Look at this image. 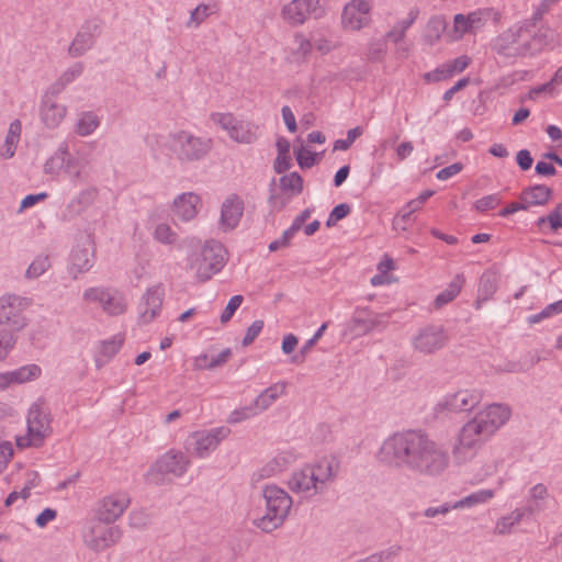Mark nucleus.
I'll use <instances>...</instances> for the list:
<instances>
[{
    "mask_svg": "<svg viewBox=\"0 0 562 562\" xmlns=\"http://www.w3.org/2000/svg\"><path fill=\"white\" fill-rule=\"evenodd\" d=\"M378 458L389 467L424 477L440 476L450 463L447 449L419 429L397 431L387 437Z\"/></svg>",
    "mask_w": 562,
    "mask_h": 562,
    "instance_id": "f257e3e1",
    "label": "nucleus"
},
{
    "mask_svg": "<svg viewBox=\"0 0 562 562\" xmlns=\"http://www.w3.org/2000/svg\"><path fill=\"white\" fill-rule=\"evenodd\" d=\"M530 22H521L502 32L492 43V49L505 57H522L533 55L541 50L543 41L540 35L533 34L531 38H521L529 34Z\"/></svg>",
    "mask_w": 562,
    "mask_h": 562,
    "instance_id": "f03ea898",
    "label": "nucleus"
},
{
    "mask_svg": "<svg viewBox=\"0 0 562 562\" xmlns=\"http://www.w3.org/2000/svg\"><path fill=\"white\" fill-rule=\"evenodd\" d=\"M267 513L254 521L263 532H272L282 526L292 506V498L277 485H267L262 490Z\"/></svg>",
    "mask_w": 562,
    "mask_h": 562,
    "instance_id": "7ed1b4c3",
    "label": "nucleus"
},
{
    "mask_svg": "<svg viewBox=\"0 0 562 562\" xmlns=\"http://www.w3.org/2000/svg\"><path fill=\"white\" fill-rule=\"evenodd\" d=\"M226 249L217 240L206 241L203 248L190 258V268L196 278L205 282L218 273L226 263Z\"/></svg>",
    "mask_w": 562,
    "mask_h": 562,
    "instance_id": "20e7f679",
    "label": "nucleus"
},
{
    "mask_svg": "<svg viewBox=\"0 0 562 562\" xmlns=\"http://www.w3.org/2000/svg\"><path fill=\"white\" fill-rule=\"evenodd\" d=\"M26 422L27 434L16 439V446L19 448L41 447L45 438L53 432L50 414L42 402L32 404Z\"/></svg>",
    "mask_w": 562,
    "mask_h": 562,
    "instance_id": "39448f33",
    "label": "nucleus"
},
{
    "mask_svg": "<svg viewBox=\"0 0 562 562\" xmlns=\"http://www.w3.org/2000/svg\"><path fill=\"white\" fill-rule=\"evenodd\" d=\"M212 145L211 138L199 137L187 131L170 135V149L181 162L202 160L210 153Z\"/></svg>",
    "mask_w": 562,
    "mask_h": 562,
    "instance_id": "423d86ee",
    "label": "nucleus"
},
{
    "mask_svg": "<svg viewBox=\"0 0 562 562\" xmlns=\"http://www.w3.org/2000/svg\"><path fill=\"white\" fill-rule=\"evenodd\" d=\"M32 305L30 297L18 294H4L0 296V326H5L9 330L21 331L29 319L24 312Z\"/></svg>",
    "mask_w": 562,
    "mask_h": 562,
    "instance_id": "0eeeda50",
    "label": "nucleus"
},
{
    "mask_svg": "<svg viewBox=\"0 0 562 562\" xmlns=\"http://www.w3.org/2000/svg\"><path fill=\"white\" fill-rule=\"evenodd\" d=\"M448 340V333L442 325L428 324L418 330L413 337L412 344L416 351L432 355L442 349Z\"/></svg>",
    "mask_w": 562,
    "mask_h": 562,
    "instance_id": "6e6552de",
    "label": "nucleus"
},
{
    "mask_svg": "<svg viewBox=\"0 0 562 562\" xmlns=\"http://www.w3.org/2000/svg\"><path fill=\"white\" fill-rule=\"evenodd\" d=\"M86 302H98L103 311L112 316L121 315L126 310V301L121 292L111 288L92 286L82 293Z\"/></svg>",
    "mask_w": 562,
    "mask_h": 562,
    "instance_id": "1a4fd4ad",
    "label": "nucleus"
},
{
    "mask_svg": "<svg viewBox=\"0 0 562 562\" xmlns=\"http://www.w3.org/2000/svg\"><path fill=\"white\" fill-rule=\"evenodd\" d=\"M102 27L103 23L98 18L86 20L68 47L69 56L77 58L90 50L94 46L95 40L101 35Z\"/></svg>",
    "mask_w": 562,
    "mask_h": 562,
    "instance_id": "9d476101",
    "label": "nucleus"
},
{
    "mask_svg": "<svg viewBox=\"0 0 562 562\" xmlns=\"http://www.w3.org/2000/svg\"><path fill=\"white\" fill-rule=\"evenodd\" d=\"M211 117L237 143L252 144L257 139L254 125L238 121L232 113H213Z\"/></svg>",
    "mask_w": 562,
    "mask_h": 562,
    "instance_id": "9b49d317",
    "label": "nucleus"
},
{
    "mask_svg": "<svg viewBox=\"0 0 562 562\" xmlns=\"http://www.w3.org/2000/svg\"><path fill=\"white\" fill-rule=\"evenodd\" d=\"M319 2L321 0H292L283 5L281 15L289 24L301 25L308 16L321 18L324 14Z\"/></svg>",
    "mask_w": 562,
    "mask_h": 562,
    "instance_id": "f8f14e48",
    "label": "nucleus"
},
{
    "mask_svg": "<svg viewBox=\"0 0 562 562\" xmlns=\"http://www.w3.org/2000/svg\"><path fill=\"white\" fill-rule=\"evenodd\" d=\"M227 427H216L210 430L195 431L191 435L189 446L192 447L193 453L199 458L207 457L220 442L229 435Z\"/></svg>",
    "mask_w": 562,
    "mask_h": 562,
    "instance_id": "ddd939ff",
    "label": "nucleus"
},
{
    "mask_svg": "<svg viewBox=\"0 0 562 562\" xmlns=\"http://www.w3.org/2000/svg\"><path fill=\"white\" fill-rule=\"evenodd\" d=\"M121 537L122 530L117 526H103L97 522L85 535V543L94 552H101L117 543Z\"/></svg>",
    "mask_w": 562,
    "mask_h": 562,
    "instance_id": "4468645a",
    "label": "nucleus"
},
{
    "mask_svg": "<svg viewBox=\"0 0 562 562\" xmlns=\"http://www.w3.org/2000/svg\"><path fill=\"white\" fill-rule=\"evenodd\" d=\"M481 400V393L475 390H460L439 402L436 405V411L440 413L470 412L480 404Z\"/></svg>",
    "mask_w": 562,
    "mask_h": 562,
    "instance_id": "2eb2a0df",
    "label": "nucleus"
},
{
    "mask_svg": "<svg viewBox=\"0 0 562 562\" xmlns=\"http://www.w3.org/2000/svg\"><path fill=\"white\" fill-rule=\"evenodd\" d=\"M94 247L92 240L88 237L86 244L77 245L69 255L68 272L74 280L79 274L88 272L94 265Z\"/></svg>",
    "mask_w": 562,
    "mask_h": 562,
    "instance_id": "dca6fc26",
    "label": "nucleus"
},
{
    "mask_svg": "<svg viewBox=\"0 0 562 562\" xmlns=\"http://www.w3.org/2000/svg\"><path fill=\"white\" fill-rule=\"evenodd\" d=\"M371 5L366 0H351L344 8L341 22L345 29L358 31L370 22Z\"/></svg>",
    "mask_w": 562,
    "mask_h": 562,
    "instance_id": "f3484780",
    "label": "nucleus"
},
{
    "mask_svg": "<svg viewBox=\"0 0 562 562\" xmlns=\"http://www.w3.org/2000/svg\"><path fill=\"white\" fill-rule=\"evenodd\" d=\"M131 503L130 496L124 492L105 496L99 506L98 517L100 521L112 524L119 519Z\"/></svg>",
    "mask_w": 562,
    "mask_h": 562,
    "instance_id": "a211bd4d",
    "label": "nucleus"
},
{
    "mask_svg": "<svg viewBox=\"0 0 562 562\" xmlns=\"http://www.w3.org/2000/svg\"><path fill=\"white\" fill-rule=\"evenodd\" d=\"M467 424L461 428L458 441L453 446L452 453L457 462H465L472 459L479 448L484 443Z\"/></svg>",
    "mask_w": 562,
    "mask_h": 562,
    "instance_id": "6ab92c4d",
    "label": "nucleus"
},
{
    "mask_svg": "<svg viewBox=\"0 0 562 562\" xmlns=\"http://www.w3.org/2000/svg\"><path fill=\"white\" fill-rule=\"evenodd\" d=\"M189 464L190 460L182 452L170 450L155 462L151 471L179 477L186 473Z\"/></svg>",
    "mask_w": 562,
    "mask_h": 562,
    "instance_id": "aec40b11",
    "label": "nucleus"
},
{
    "mask_svg": "<svg viewBox=\"0 0 562 562\" xmlns=\"http://www.w3.org/2000/svg\"><path fill=\"white\" fill-rule=\"evenodd\" d=\"M164 289L160 285L149 288L139 303V321L150 323L159 313L164 302Z\"/></svg>",
    "mask_w": 562,
    "mask_h": 562,
    "instance_id": "412c9836",
    "label": "nucleus"
},
{
    "mask_svg": "<svg viewBox=\"0 0 562 562\" xmlns=\"http://www.w3.org/2000/svg\"><path fill=\"white\" fill-rule=\"evenodd\" d=\"M244 214V201L243 199L233 193L229 194L221 207V218L220 224L224 231L234 229L240 222V218Z\"/></svg>",
    "mask_w": 562,
    "mask_h": 562,
    "instance_id": "4be33fe9",
    "label": "nucleus"
},
{
    "mask_svg": "<svg viewBox=\"0 0 562 562\" xmlns=\"http://www.w3.org/2000/svg\"><path fill=\"white\" fill-rule=\"evenodd\" d=\"M315 472L310 465H305L299 471H295L290 477L288 484L292 492L307 493L313 491L314 494L322 493V487L315 481Z\"/></svg>",
    "mask_w": 562,
    "mask_h": 562,
    "instance_id": "5701e85b",
    "label": "nucleus"
},
{
    "mask_svg": "<svg viewBox=\"0 0 562 562\" xmlns=\"http://www.w3.org/2000/svg\"><path fill=\"white\" fill-rule=\"evenodd\" d=\"M98 196V189L89 187L81 190L74 196L66 206L65 217L74 218L81 215L88 207H90Z\"/></svg>",
    "mask_w": 562,
    "mask_h": 562,
    "instance_id": "b1692460",
    "label": "nucleus"
},
{
    "mask_svg": "<svg viewBox=\"0 0 562 562\" xmlns=\"http://www.w3.org/2000/svg\"><path fill=\"white\" fill-rule=\"evenodd\" d=\"M67 114V106L57 103V101H50L48 99H42L40 106V116L44 125L48 128H56L63 122Z\"/></svg>",
    "mask_w": 562,
    "mask_h": 562,
    "instance_id": "393cba45",
    "label": "nucleus"
},
{
    "mask_svg": "<svg viewBox=\"0 0 562 562\" xmlns=\"http://www.w3.org/2000/svg\"><path fill=\"white\" fill-rule=\"evenodd\" d=\"M541 506H526L524 508H517L509 515L501 517L495 526L494 532L498 535H507L512 532V529L518 525L525 516L532 515L533 513L540 512Z\"/></svg>",
    "mask_w": 562,
    "mask_h": 562,
    "instance_id": "a878e982",
    "label": "nucleus"
},
{
    "mask_svg": "<svg viewBox=\"0 0 562 562\" xmlns=\"http://www.w3.org/2000/svg\"><path fill=\"white\" fill-rule=\"evenodd\" d=\"M479 418L486 422V425L495 432L502 427L510 417V409L503 404H491L484 411H480Z\"/></svg>",
    "mask_w": 562,
    "mask_h": 562,
    "instance_id": "bb28decb",
    "label": "nucleus"
},
{
    "mask_svg": "<svg viewBox=\"0 0 562 562\" xmlns=\"http://www.w3.org/2000/svg\"><path fill=\"white\" fill-rule=\"evenodd\" d=\"M200 201V196L193 192L180 194L173 201L175 214L182 221L192 220L198 213L196 206Z\"/></svg>",
    "mask_w": 562,
    "mask_h": 562,
    "instance_id": "cd10ccee",
    "label": "nucleus"
},
{
    "mask_svg": "<svg viewBox=\"0 0 562 562\" xmlns=\"http://www.w3.org/2000/svg\"><path fill=\"white\" fill-rule=\"evenodd\" d=\"M552 195L553 191L551 188L544 184H535L525 188L519 199L526 202L529 207L530 205H546L552 199Z\"/></svg>",
    "mask_w": 562,
    "mask_h": 562,
    "instance_id": "c85d7f7f",
    "label": "nucleus"
},
{
    "mask_svg": "<svg viewBox=\"0 0 562 562\" xmlns=\"http://www.w3.org/2000/svg\"><path fill=\"white\" fill-rule=\"evenodd\" d=\"M382 321L379 316L371 317L368 310L356 313L350 323L349 329L356 335H366L379 327Z\"/></svg>",
    "mask_w": 562,
    "mask_h": 562,
    "instance_id": "c756f323",
    "label": "nucleus"
},
{
    "mask_svg": "<svg viewBox=\"0 0 562 562\" xmlns=\"http://www.w3.org/2000/svg\"><path fill=\"white\" fill-rule=\"evenodd\" d=\"M86 165L87 164L85 161L68 153L64 173L68 177L72 186L78 187L79 184L88 181L89 173L86 170Z\"/></svg>",
    "mask_w": 562,
    "mask_h": 562,
    "instance_id": "7c9ffc66",
    "label": "nucleus"
},
{
    "mask_svg": "<svg viewBox=\"0 0 562 562\" xmlns=\"http://www.w3.org/2000/svg\"><path fill=\"white\" fill-rule=\"evenodd\" d=\"M471 63L470 57L467 55L459 56L453 60L443 64L438 67L432 74H427V78L434 76L435 80H445L453 76L456 72L463 71Z\"/></svg>",
    "mask_w": 562,
    "mask_h": 562,
    "instance_id": "2f4dec72",
    "label": "nucleus"
},
{
    "mask_svg": "<svg viewBox=\"0 0 562 562\" xmlns=\"http://www.w3.org/2000/svg\"><path fill=\"white\" fill-rule=\"evenodd\" d=\"M286 384L276 383L263 390L254 401V407L259 412L268 409L285 391Z\"/></svg>",
    "mask_w": 562,
    "mask_h": 562,
    "instance_id": "473e14b6",
    "label": "nucleus"
},
{
    "mask_svg": "<svg viewBox=\"0 0 562 562\" xmlns=\"http://www.w3.org/2000/svg\"><path fill=\"white\" fill-rule=\"evenodd\" d=\"M315 472V481L324 490V485L336 476L338 464L334 459H322L316 464L310 465Z\"/></svg>",
    "mask_w": 562,
    "mask_h": 562,
    "instance_id": "72a5a7b5",
    "label": "nucleus"
},
{
    "mask_svg": "<svg viewBox=\"0 0 562 562\" xmlns=\"http://www.w3.org/2000/svg\"><path fill=\"white\" fill-rule=\"evenodd\" d=\"M447 27V22L442 15H434L427 22L423 40L427 45H435L441 37V34Z\"/></svg>",
    "mask_w": 562,
    "mask_h": 562,
    "instance_id": "f704fd0d",
    "label": "nucleus"
},
{
    "mask_svg": "<svg viewBox=\"0 0 562 562\" xmlns=\"http://www.w3.org/2000/svg\"><path fill=\"white\" fill-rule=\"evenodd\" d=\"M497 290V279L494 273H483L479 284V295L475 301L476 308H481L483 302L490 300Z\"/></svg>",
    "mask_w": 562,
    "mask_h": 562,
    "instance_id": "c9c22d12",
    "label": "nucleus"
},
{
    "mask_svg": "<svg viewBox=\"0 0 562 562\" xmlns=\"http://www.w3.org/2000/svg\"><path fill=\"white\" fill-rule=\"evenodd\" d=\"M464 283V277L462 274H457L452 281L448 284L447 289L440 292L435 299V307L440 308L449 302L453 301L456 296L460 293L461 288Z\"/></svg>",
    "mask_w": 562,
    "mask_h": 562,
    "instance_id": "e433bc0d",
    "label": "nucleus"
},
{
    "mask_svg": "<svg viewBox=\"0 0 562 562\" xmlns=\"http://www.w3.org/2000/svg\"><path fill=\"white\" fill-rule=\"evenodd\" d=\"M123 337L116 335L109 340H104L101 346L100 355L95 357L98 368L104 366L113 356H115L123 345Z\"/></svg>",
    "mask_w": 562,
    "mask_h": 562,
    "instance_id": "4c0bfd02",
    "label": "nucleus"
},
{
    "mask_svg": "<svg viewBox=\"0 0 562 562\" xmlns=\"http://www.w3.org/2000/svg\"><path fill=\"white\" fill-rule=\"evenodd\" d=\"M100 125L99 116L92 111L82 112L75 126V132L80 136L91 135Z\"/></svg>",
    "mask_w": 562,
    "mask_h": 562,
    "instance_id": "58836bf2",
    "label": "nucleus"
},
{
    "mask_svg": "<svg viewBox=\"0 0 562 562\" xmlns=\"http://www.w3.org/2000/svg\"><path fill=\"white\" fill-rule=\"evenodd\" d=\"M68 153L66 145L59 146L54 155L44 164V172L46 175H57L59 171L64 172Z\"/></svg>",
    "mask_w": 562,
    "mask_h": 562,
    "instance_id": "ea45409f",
    "label": "nucleus"
},
{
    "mask_svg": "<svg viewBox=\"0 0 562 562\" xmlns=\"http://www.w3.org/2000/svg\"><path fill=\"white\" fill-rule=\"evenodd\" d=\"M493 490H480L476 491L460 501L456 502L452 505L453 509L463 508V507H472L479 504H484L494 497Z\"/></svg>",
    "mask_w": 562,
    "mask_h": 562,
    "instance_id": "a19ab883",
    "label": "nucleus"
},
{
    "mask_svg": "<svg viewBox=\"0 0 562 562\" xmlns=\"http://www.w3.org/2000/svg\"><path fill=\"white\" fill-rule=\"evenodd\" d=\"M216 10L215 4L200 3L191 11L190 19L187 23L188 27L200 26Z\"/></svg>",
    "mask_w": 562,
    "mask_h": 562,
    "instance_id": "79ce46f5",
    "label": "nucleus"
},
{
    "mask_svg": "<svg viewBox=\"0 0 562 562\" xmlns=\"http://www.w3.org/2000/svg\"><path fill=\"white\" fill-rule=\"evenodd\" d=\"M280 187L283 191L297 195L303 191V178L296 171L284 175L280 178Z\"/></svg>",
    "mask_w": 562,
    "mask_h": 562,
    "instance_id": "37998d69",
    "label": "nucleus"
},
{
    "mask_svg": "<svg viewBox=\"0 0 562 562\" xmlns=\"http://www.w3.org/2000/svg\"><path fill=\"white\" fill-rule=\"evenodd\" d=\"M50 268V260L47 255L37 256L25 271L27 279H37Z\"/></svg>",
    "mask_w": 562,
    "mask_h": 562,
    "instance_id": "c03bdc74",
    "label": "nucleus"
},
{
    "mask_svg": "<svg viewBox=\"0 0 562 562\" xmlns=\"http://www.w3.org/2000/svg\"><path fill=\"white\" fill-rule=\"evenodd\" d=\"M42 369L37 364H26L12 371L14 383H25L37 379Z\"/></svg>",
    "mask_w": 562,
    "mask_h": 562,
    "instance_id": "a18cd8bd",
    "label": "nucleus"
},
{
    "mask_svg": "<svg viewBox=\"0 0 562 562\" xmlns=\"http://www.w3.org/2000/svg\"><path fill=\"white\" fill-rule=\"evenodd\" d=\"M15 331L0 329V359L4 360L16 344Z\"/></svg>",
    "mask_w": 562,
    "mask_h": 562,
    "instance_id": "49530a36",
    "label": "nucleus"
},
{
    "mask_svg": "<svg viewBox=\"0 0 562 562\" xmlns=\"http://www.w3.org/2000/svg\"><path fill=\"white\" fill-rule=\"evenodd\" d=\"M467 426L471 427V431H473L480 439H482L483 442H485L494 434L488 425H486V422L482 418H479L477 415L469 420Z\"/></svg>",
    "mask_w": 562,
    "mask_h": 562,
    "instance_id": "de8ad7c7",
    "label": "nucleus"
},
{
    "mask_svg": "<svg viewBox=\"0 0 562 562\" xmlns=\"http://www.w3.org/2000/svg\"><path fill=\"white\" fill-rule=\"evenodd\" d=\"M402 551V546L393 544L385 550L379 551L369 555L371 558V562H392L396 557L400 555Z\"/></svg>",
    "mask_w": 562,
    "mask_h": 562,
    "instance_id": "09e8293b",
    "label": "nucleus"
},
{
    "mask_svg": "<svg viewBox=\"0 0 562 562\" xmlns=\"http://www.w3.org/2000/svg\"><path fill=\"white\" fill-rule=\"evenodd\" d=\"M351 211V207L347 203H340L336 205L331 212L329 213V216L326 221L327 227H333L337 224L338 221L345 218L347 215H349Z\"/></svg>",
    "mask_w": 562,
    "mask_h": 562,
    "instance_id": "8fccbe9b",
    "label": "nucleus"
},
{
    "mask_svg": "<svg viewBox=\"0 0 562 562\" xmlns=\"http://www.w3.org/2000/svg\"><path fill=\"white\" fill-rule=\"evenodd\" d=\"M85 65L81 61L75 63L72 66L67 68L58 79L66 86L75 81L78 77H80L83 72Z\"/></svg>",
    "mask_w": 562,
    "mask_h": 562,
    "instance_id": "3c124183",
    "label": "nucleus"
},
{
    "mask_svg": "<svg viewBox=\"0 0 562 562\" xmlns=\"http://www.w3.org/2000/svg\"><path fill=\"white\" fill-rule=\"evenodd\" d=\"M295 158L302 169H308L316 165L315 153L307 150L304 146L295 150Z\"/></svg>",
    "mask_w": 562,
    "mask_h": 562,
    "instance_id": "603ef678",
    "label": "nucleus"
},
{
    "mask_svg": "<svg viewBox=\"0 0 562 562\" xmlns=\"http://www.w3.org/2000/svg\"><path fill=\"white\" fill-rule=\"evenodd\" d=\"M559 313H562V300L551 303L548 306H546L540 313L531 315L529 317V322L531 324H536L546 317H549L553 314H559Z\"/></svg>",
    "mask_w": 562,
    "mask_h": 562,
    "instance_id": "864d4df0",
    "label": "nucleus"
},
{
    "mask_svg": "<svg viewBox=\"0 0 562 562\" xmlns=\"http://www.w3.org/2000/svg\"><path fill=\"white\" fill-rule=\"evenodd\" d=\"M244 301V297L243 295H234L229 299L227 305L225 306L222 315H221V322L223 324L227 323L228 321H231V318L233 317V315L235 314V312L239 308V306L241 305Z\"/></svg>",
    "mask_w": 562,
    "mask_h": 562,
    "instance_id": "5fc2aeb1",
    "label": "nucleus"
},
{
    "mask_svg": "<svg viewBox=\"0 0 562 562\" xmlns=\"http://www.w3.org/2000/svg\"><path fill=\"white\" fill-rule=\"evenodd\" d=\"M155 238L162 244H172L177 239V234L167 224H159L155 229Z\"/></svg>",
    "mask_w": 562,
    "mask_h": 562,
    "instance_id": "6e6d98bb",
    "label": "nucleus"
},
{
    "mask_svg": "<svg viewBox=\"0 0 562 562\" xmlns=\"http://www.w3.org/2000/svg\"><path fill=\"white\" fill-rule=\"evenodd\" d=\"M501 203L497 194H488L475 201L474 207L479 212H485L495 209Z\"/></svg>",
    "mask_w": 562,
    "mask_h": 562,
    "instance_id": "4d7b16f0",
    "label": "nucleus"
},
{
    "mask_svg": "<svg viewBox=\"0 0 562 562\" xmlns=\"http://www.w3.org/2000/svg\"><path fill=\"white\" fill-rule=\"evenodd\" d=\"M255 415H257V411L255 409L254 405L248 406V407H243V408L235 409L234 412H232L227 422L231 424H237V423H240V422H243L251 416H255Z\"/></svg>",
    "mask_w": 562,
    "mask_h": 562,
    "instance_id": "13d9d810",
    "label": "nucleus"
},
{
    "mask_svg": "<svg viewBox=\"0 0 562 562\" xmlns=\"http://www.w3.org/2000/svg\"><path fill=\"white\" fill-rule=\"evenodd\" d=\"M547 495H548V491L543 484L539 483V484L535 485L530 490V497L532 499V503L529 506L536 507L538 505V506H541L542 507L541 510H543L544 505L542 504V502L546 499Z\"/></svg>",
    "mask_w": 562,
    "mask_h": 562,
    "instance_id": "bf43d9fd",
    "label": "nucleus"
},
{
    "mask_svg": "<svg viewBox=\"0 0 562 562\" xmlns=\"http://www.w3.org/2000/svg\"><path fill=\"white\" fill-rule=\"evenodd\" d=\"M263 328V321L257 319L251 323V325L247 328L246 335L243 338V346H249L254 342V340L259 336Z\"/></svg>",
    "mask_w": 562,
    "mask_h": 562,
    "instance_id": "052dcab7",
    "label": "nucleus"
},
{
    "mask_svg": "<svg viewBox=\"0 0 562 562\" xmlns=\"http://www.w3.org/2000/svg\"><path fill=\"white\" fill-rule=\"evenodd\" d=\"M13 452V446L10 441L0 442V473L7 468Z\"/></svg>",
    "mask_w": 562,
    "mask_h": 562,
    "instance_id": "680f3d73",
    "label": "nucleus"
},
{
    "mask_svg": "<svg viewBox=\"0 0 562 562\" xmlns=\"http://www.w3.org/2000/svg\"><path fill=\"white\" fill-rule=\"evenodd\" d=\"M547 218L552 231L557 232L559 228H562V203H559L554 210L547 215Z\"/></svg>",
    "mask_w": 562,
    "mask_h": 562,
    "instance_id": "e2e57ef3",
    "label": "nucleus"
},
{
    "mask_svg": "<svg viewBox=\"0 0 562 562\" xmlns=\"http://www.w3.org/2000/svg\"><path fill=\"white\" fill-rule=\"evenodd\" d=\"M19 140L20 138L7 134L3 145L4 151L0 153V157L3 159L12 158L15 154Z\"/></svg>",
    "mask_w": 562,
    "mask_h": 562,
    "instance_id": "0e129e2a",
    "label": "nucleus"
},
{
    "mask_svg": "<svg viewBox=\"0 0 562 562\" xmlns=\"http://www.w3.org/2000/svg\"><path fill=\"white\" fill-rule=\"evenodd\" d=\"M462 169H463L462 162H454V164L439 170L437 172L436 177L438 180H442V181L448 180L449 178H451V177L456 176L457 173H459L460 171H462Z\"/></svg>",
    "mask_w": 562,
    "mask_h": 562,
    "instance_id": "69168bd1",
    "label": "nucleus"
},
{
    "mask_svg": "<svg viewBox=\"0 0 562 562\" xmlns=\"http://www.w3.org/2000/svg\"><path fill=\"white\" fill-rule=\"evenodd\" d=\"M516 162L522 171H526L531 168L533 158L528 149H521L516 155Z\"/></svg>",
    "mask_w": 562,
    "mask_h": 562,
    "instance_id": "338daca9",
    "label": "nucleus"
},
{
    "mask_svg": "<svg viewBox=\"0 0 562 562\" xmlns=\"http://www.w3.org/2000/svg\"><path fill=\"white\" fill-rule=\"evenodd\" d=\"M67 86L64 85L58 78L55 82H53L45 93L43 94L42 99H48L50 101H56V98L65 90Z\"/></svg>",
    "mask_w": 562,
    "mask_h": 562,
    "instance_id": "774afa93",
    "label": "nucleus"
}]
</instances>
